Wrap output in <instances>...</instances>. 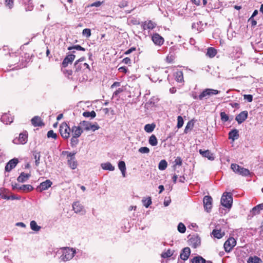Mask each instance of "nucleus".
<instances>
[{
	"mask_svg": "<svg viewBox=\"0 0 263 263\" xmlns=\"http://www.w3.org/2000/svg\"><path fill=\"white\" fill-rule=\"evenodd\" d=\"M76 154V153H71L68 151H63L62 152V155H67V164L72 170L76 169L78 166V161L75 157Z\"/></svg>",
	"mask_w": 263,
	"mask_h": 263,
	"instance_id": "obj_1",
	"label": "nucleus"
},
{
	"mask_svg": "<svg viewBox=\"0 0 263 263\" xmlns=\"http://www.w3.org/2000/svg\"><path fill=\"white\" fill-rule=\"evenodd\" d=\"M233 198L230 192H225L221 198V204L224 207L230 209L232 205Z\"/></svg>",
	"mask_w": 263,
	"mask_h": 263,
	"instance_id": "obj_2",
	"label": "nucleus"
},
{
	"mask_svg": "<svg viewBox=\"0 0 263 263\" xmlns=\"http://www.w3.org/2000/svg\"><path fill=\"white\" fill-rule=\"evenodd\" d=\"M231 168L234 172L240 175L247 176L250 174L249 170L241 167L236 163H232L231 165Z\"/></svg>",
	"mask_w": 263,
	"mask_h": 263,
	"instance_id": "obj_3",
	"label": "nucleus"
},
{
	"mask_svg": "<svg viewBox=\"0 0 263 263\" xmlns=\"http://www.w3.org/2000/svg\"><path fill=\"white\" fill-rule=\"evenodd\" d=\"M59 132L63 138L68 139L70 137L71 128L66 122H63L60 126Z\"/></svg>",
	"mask_w": 263,
	"mask_h": 263,
	"instance_id": "obj_4",
	"label": "nucleus"
},
{
	"mask_svg": "<svg viewBox=\"0 0 263 263\" xmlns=\"http://www.w3.org/2000/svg\"><path fill=\"white\" fill-rule=\"evenodd\" d=\"M75 251L73 249L69 248H64L62 250V254L61 256V258L62 260L66 261L69 260L74 256Z\"/></svg>",
	"mask_w": 263,
	"mask_h": 263,
	"instance_id": "obj_5",
	"label": "nucleus"
},
{
	"mask_svg": "<svg viewBox=\"0 0 263 263\" xmlns=\"http://www.w3.org/2000/svg\"><path fill=\"white\" fill-rule=\"evenodd\" d=\"M28 140V133L24 131L20 133L18 138H16L13 140V142L16 144H24L27 143Z\"/></svg>",
	"mask_w": 263,
	"mask_h": 263,
	"instance_id": "obj_6",
	"label": "nucleus"
},
{
	"mask_svg": "<svg viewBox=\"0 0 263 263\" xmlns=\"http://www.w3.org/2000/svg\"><path fill=\"white\" fill-rule=\"evenodd\" d=\"M219 91L216 89L207 88L203 90V91L198 96V99L200 100H202L204 98L209 97L212 95H215L219 93Z\"/></svg>",
	"mask_w": 263,
	"mask_h": 263,
	"instance_id": "obj_7",
	"label": "nucleus"
},
{
	"mask_svg": "<svg viewBox=\"0 0 263 263\" xmlns=\"http://www.w3.org/2000/svg\"><path fill=\"white\" fill-rule=\"evenodd\" d=\"M236 241L233 237L229 238L224 243L223 247L226 252H230L236 246Z\"/></svg>",
	"mask_w": 263,
	"mask_h": 263,
	"instance_id": "obj_8",
	"label": "nucleus"
},
{
	"mask_svg": "<svg viewBox=\"0 0 263 263\" xmlns=\"http://www.w3.org/2000/svg\"><path fill=\"white\" fill-rule=\"evenodd\" d=\"M189 245L193 248H196L201 244L200 238L197 235L192 236L189 240Z\"/></svg>",
	"mask_w": 263,
	"mask_h": 263,
	"instance_id": "obj_9",
	"label": "nucleus"
},
{
	"mask_svg": "<svg viewBox=\"0 0 263 263\" xmlns=\"http://www.w3.org/2000/svg\"><path fill=\"white\" fill-rule=\"evenodd\" d=\"M157 26V24L152 20L145 21L142 23L141 27L143 30H153Z\"/></svg>",
	"mask_w": 263,
	"mask_h": 263,
	"instance_id": "obj_10",
	"label": "nucleus"
},
{
	"mask_svg": "<svg viewBox=\"0 0 263 263\" xmlns=\"http://www.w3.org/2000/svg\"><path fill=\"white\" fill-rule=\"evenodd\" d=\"M52 184V182L50 180L48 179L41 183L40 184L37 186L36 190L37 192H42L44 190H47Z\"/></svg>",
	"mask_w": 263,
	"mask_h": 263,
	"instance_id": "obj_11",
	"label": "nucleus"
},
{
	"mask_svg": "<svg viewBox=\"0 0 263 263\" xmlns=\"http://www.w3.org/2000/svg\"><path fill=\"white\" fill-rule=\"evenodd\" d=\"M212 198L210 196H205L203 198V204L205 210L209 212L212 208Z\"/></svg>",
	"mask_w": 263,
	"mask_h": 263,
	"instance_id": "obj_12",
	"label": "nucleus"
},
{
	"mask_svg": "<svg viewBox=\"0 0 263 263\" xmlns=\"http://www.w3.org/2000/svg\"><path fill=\"white\" fill-rule=\"evenodd\" d=\"M152 39L154 43L158 46H161L164 41V39L157 33L153 35Z\"/></svg>",
	"mask_w": 263,
	"mask_h": 263,
	"instance_id": "obj_13",
	"label": "nucleus"
},
{
	"mask_svg": "<svg viewBox=\"0 0 263 263\" xmlns=\"http://www.w3.org/2000/svg\"><path fill=\"white\" fill-rule=\"evenodd\" d=\"M248 116V111L246 110L242 111L236 116L235 120L238 124H241L247 119Z\"/></svg>",
	"mask_w": 263,
	"mask_h": 263,
	"instance_id": "obj_14",
	"label": "nucleus"
},
{
	"mask_svg": "<svg viewBox=\"0 0 263 263\" xmlns=\"http://www.w3.org/2000/svg\"><path fill=\"white\" fill-rule=\"evenodd\" d=\"M75 59V55L68 54L63 60L62 65L63 67H66L69 64H71Z\"/></svg>",
	"mask_w": 263,
	"mask_h": 263,
	"instance_id": "obj_15",
	"label": "nucleus"
},
{
	"mask_svg": "<svg viewBox=\"0 0 263 263\" xmlns=\"http://www.w3.org/2000/svg\"><path fill=\"white\" fill-rule=\"evenodd\" d=\"M18 162L17 158H14L10 160L5 166V171L7 172L11 171L13 168L15 167Z\"/></svg>",
	"mask_w": 263,
	"mask_h": 263,
	"instance_id": "obj_16",
	"label": "nucleus"
},
{
	"mask_svg": "<svg viewBox=\"0 0 263 263\" xmlns=\"http://www.w3.org/2000/svg\"><path fill=\"white\" fill-rule=\"evenodd\" d=\"M13 117L9 113L4 114L1 117V121L5 124H10L13 122Z\"/></svg>",
	"mask_w": 263,
	"mask_h": 263,
	"instance_id": "obj_17",
	"label": "nucleus"
},
{
	"mask_svg": "<svg viewBox=\"0 0 263 263\" xmlns=\"http://www.w3.org/2000/svg\"><path fill=\"white\" fill-rule=\"evenodd\" d=\"M71 132L72 136L79 137L83 133V129L80 126H73Z\"/></svg>",
	"mask_w": 263,
	"mask_h": 263,
	"instance_id": "obj_18",
	"label": "nucleus"
},
{
	"mask_svg": "<svg viewBox=\"0 0 263 263\" xmlns=\"http://www.w3.org/2000/svg\"><path fill=\"white\" fill-rule=\"evenodd\" d=\"M191 250L189 247H185L183 248L180 253V258L183 260H186L190 255Z\"/></svg>",
	"mask_w": 263,
	"mask_h": 263,
	"instance_id": "obj_19",
	"label": "nucleus"
},
{
	"mask_svg": "<svg viewBox=\"0 0 263 263\" xmlns=\"http://www.w3.org/2000/svg\"><path fill=\"white\" fill-rule=\"evenodd\" d=\"M31 124L34 126H42L44 125L41 118L39 116L34 117L31 120Z\"/></svg>",
	"mask_w": 263,
	"mask_h": 263,
	"instance_id": "obj_20",
	"label": "nucleus"
},
{
	"mask_svg": "<svg viewBox=\"0 0 263 263\" xmlns=\"http://www.w3.org/2000/svg\"><path fill=\"white\" fill-rule=\"evenodd\" d=\"M85 59V58L84 57H82L75 62L74 64L76 68L75 73L81 71L82 69H84L83 64L80 63V62L84 61Z\"/></svg>",
	"mask_w": 263,
	"mask_h": 263,
	"instance_id": "obj_21",
	"label": "nucleus"
},
{
	"mask_svg": "<svg viewBox=\"0 0 263 263\" xmlns=\"http://www.w3.org/2000/svg\"><path fill=\"white\" fill-rule=\"evenodd\" d=\"M199 152L203 157L207 158L209 160H213L214 159L213 154L208 149L203 151L200 149H199Z\"/></svg>",
	"mask_w": 263,
	"mask_h": 263,
	"instance_id": "obj_22",
	"label": "nucleus"
},
{
	"mask_svg": "<svg viewBox=\"0 0 263 263\" xmlns=\"http://www.w3.org/2000/svg\"><path fill=\"white\" fill-rule=\"evenodd\" d=\"M212 235L216 238L220 239L224 236L225 233L222 231L221 229H214L212 232Z\"/></svg>",
	"mask_w": 263,
	"mask_h": 263,
	"instance_id": "obj_23",
	"label": "nucleus"
},
{
	"mask_svg": "<svg viewBox=\"0 0 263 263\" xmlns=\"http://www.w3.org/2000/svg\"><path fill=\"white\" fill-rule=\"evenodd\" d=\"M263 210V203L254 206L251 211V213L253 216L259 214L260 210Z\"/></svg>",
	"mask_w": 263,
	"mask_h": 263,
	"instance_id": "obj_24",
	"label": "nucleus"
},
{
	"mask_svg": "<svg viewBox=\"0 0 263 263\" xmlns=\"http://www.w3.org/2000/svg\"><path fill=\"white\" fill-rule=\"evenodd\" d=\"M72 208L73 211L76 213H80L83 210V205L79 202H74L72 204Z\"/></svg>",
	"mask_w": 263,
	"mask_h": 263,
	"instance_id": "obj_25",
	"label": "nucleus"
},
{
	"mask_svg": "<svg viewBox=\"0 0 263 263\" xmlns=\"http://www.w3.org/2000/svg\"><path fill=\"white\" fill-rule=\"evenodd\" d=\"M239 138L238 130L236 129H234L230 131L229 133V138L234 141L235 139H237Z\"/></svg>",
	"mask_w": 263,
	"mask_h": 263,
	"instance_id": "obj_26",
	"label": "nucleus"
},
{
	"mask_svg": "<svg viewBox=\"0 0 263 263\" xmlns=\"http://www.w3.org/2000/svg\"><path fill=\"white\" fill-rule=\"evenodd\" d=\"M217 52L216 49L213 47H209L207 49L206 55L210 58H214L217 54Z\"/></svg>",
	"mask_w": 263,
	"mask_h": 263,
	"instance_id": "obj_27",
	"label": "nucleus"
},
{
	"mask_svg": "<svg viewBox=\"0 0 263 263\" xmlns=\"http://www.w3.org/2000/svg\"><path fill=\"white\" fill-rule=\"evenodd\" d=\"M30 176V174H26L24 172H22L18 177L17 180L20 182H24L26 180H27L29 178Z\"/></svg>",
	"mask_w": 263,
	"mask_h": 263,
	"instance_id": "obj_28",
	"label": "nucleus"
},
{
	"mask_svg": "<svg viewBox=\"0 0 263 263\" xmlns=\"http://www.w3.org/2000/svg\"><path fill=\"white\" fill-rule=\"evenodd\" d=\"M33 187L30 184H24L19 186V191L27 192L33 190Z\"/></svg>",
	"mask_w": 263,
	"mask_h": 263,
	"instance_id": "obj_29",
	"label": "nucleus"
},
{
	"mask_svg": "<svg viewBox=\"0 0 263 263\" xmlns=\"http://www.w3.org/2000/svg\"><path fill=\"white\" fill-rule=\"evenodd\" d=\"M149 144L153 146H156L158 144L157 139L155 135H152L148 139Z\"/></svg>",
	"mask_w": 263,
	"mask_h": 263,
	"instance_id": "obj_30",
	"label": "nucleus"
},
{
	"mask_svg": "<svg viewBox=\"0 0 263 263\" xmlns=\"http://www.w3.org/2000/svg\"><path fill=\"white\" fill-rule=\"evenodd\" d=\"M118 167L120 170L121 171L122 175L123 177L125 176V172H126V165L125 163L123 161H119L118 163Z\"/></svg>",
	"mask_w": 263,
	"mask_h": 263,
	"instance_id": "obj_31",
	"label": "nucleus"
},
{
	"mask_svg": "<svg viewBox=\"0 0 263 263\" xmlns=\"http://www.w3.org/2000/svg\"><path fill=\"white\" fill-rule=\"evenodd\" d=\"M248 263H262L261 259L257 256L250 257Z\"/></svg>",
	"mask_w": 263,
	"mask_h": 263,
	"instance_id": "obj_32",
	"label": "nucleus"
},
{
	"mask_svg": "<svg viewBox=\"0 0 263 263\" xmlns=\"http://www.w3.org/2000/svg\"><path fill=\"white\" fill-rule=\"evenodd\" d=\"M90 124L89 122L86 121H83L80 123L81 127L87 131L90 130Z\"/></svg>",
	"mask_w": 263,
	"mask_h": 263,
	"instance_id": "obj_33",
	"label": "nucleus"
},
{
	"mask_svg": "<svg viewBox=\"0 0 263 263\" xmlns=\"http://www.w3.org/2000/svg\"><path fill=\"white\" fill-rule=\"evenodd\" d=\"M192 263H205V259L200 256L194 257L192 259Z\"/></svg>",
	"mask_w": 263,
	"mask_h": 263,
	"instance_id": "obj_34",
	"label": "nucleus"
},
{
	"mask_svg": "<svg viewBox=\"0 0 263 263\" xmlns=\"http://www.w3.org/2000/svg\"><path fill=\"white\" fill-rule=\"evenodd\" d=\"M156 127V125L154 123L153 124H146L144 126V130L147 133H151L152 132Z\"/></svg>",
	"mask_w": 263,
	"mask_h": 263,
	"instance_id": "obj_35",
	"label": "nucleus"
},
{
	"mask_svg": "<svg viewBox=\"0 0 263 263\" xmlns=\"http://www.w3.org/2000/svg\"><path fill=\"white\" fill-rule=\"evenodd\" d=\"M101 166L103 170H105L114 171L115 170V167L109 162L102 164Z\"/></svg>",
	"mask_w": 263,
	"mask_h": 263,
	"instance_id": "obj_36",
	"label": "nucleus"
},
{
	"mask_svg": "<svg viewBox=\"0 0 263 263\" xmlns=\"http://www.w3.org/2000/svg\"><path fill=\"white\" fill-rule=\"evenodd\" d=\"M33 156L34 157V159H35V163L36 166H38L40 164V152H33Z\"/></svg>",
	"mask_w": 263,
	"mask_h": 263,
	"instance_id": "obj_37",
	"label": "nucleus"
},
{
	"mask_svg": "<svg viewBox=\"0 0 263 263\" xmlns=\"http://www.w3.org/2000/svg\"><path fill=\"white\" fill-rule=\"evenodd\" d=\"M167 166V163L165 160H162L159 163L158 168L160 170L163 171L166 169Z\"/></svg>",
	"mask_w": 263,
	"mask_h": 263,
	"instance_id": "obj_38",
	"label": "nucleus"
},
{
	"mask_svg": "<svg viewBox=\"0 0 263 263\" xmlns=\"http://www.w3.org/2000/svg\"><path fill=\"white\" fill-rule=\"evenodd\" d=\"M30 228L34 231H39L41 228L40 226H37L36 222L34 220L30 222Z\"/></svg>",
	"mask_w": 263,
	"mask_h": 263,
	"instance_id": "obj_39",
	"label": "nucleus"
},
{
	"mask_svg": "<svg viewBox=\"0 0 263 263\" xmlns=\"http://www.w3.org/2000/svg\"><path fill=\"white\" fill-rule=\"evenodd\" d=\"M194 126V123L192 121H189L187 122L184 130V133L187 134L189 132L191 131Z\"/></svg>",
	"mask_w": 263,
	"mask_h": 263,
	"instance_id": "obj_40",
	"label": "nucleus"
},
{
	"mask_svg": "<svg viewBox=\"0 0 263 263\" xmlns=\"http://www.w3.org/2000/svg\"><path fill=\"white\" fill-rule=\"evenodd\" d=\"M83 116L86 118L91 117V118H94L96 116V113L93 110L90 112L84 111L83 113Z\"/></svg>",
	"mask_w": 263,
	"mask_h": 263,
	"instance_id": "obj_41",
	"label": "nucleus"
},
{
	"mask_svg": "<svg viewBox=\"0 0 263 263\" xmlns=\"http://www.w3.org/2000/svg\"><path fill=\"white\" fill-rule=\"evenodd\" d=\"M175 77L176 80L178 82H181L182 81H183V76L182 71L176 72Z\"/></svg>",
	"mask_w": 263,
	"mask_h": 263,
	"instance_id": "obj_42",
	"label": "nucleus"
},
{
	"mask_svg": "<svg viewBox=\"0 0 263 263\" xmlns=\"http://www.w3.org/2000/svg\"><path fill=\"white\" fill-rule=\"evenodd\" d=\"M175 59V55L174 53H170L166 58V61L168 63H173L174 62Z\"/></svg>",
	"mask_w": 263,
	"mask_h": 263,
	"instance_id": "obj_43",
	"label": "nucleus"
},
{
	"mask_svg": "<svg viewBox=\"0 0 263 263\" xmlns=\"http://www.w3.org/2000/svg\"><path fill=\"white\" fill-rule=\"evenodd\" d=\"M72 49H76L77 50H80V51H85V49L79 45H74L72 46H70L68 48V50H71Z\"/></svg>",
	"mask_w": 263,
	"mask_h": 263,
	"instance_id": "obj_44",
	"label": "nucleus"
},
{
	"mask_svg": "<svg viewBox=\"0 0 263 263\" xmlns=\"http://www.w3.org/2000/svg\"><path fill=\"white\" fill-rule=\"evenodd\" d=\"M173 255V253L170 249L167 250L166 252L161 254V257L164 258L170 257Z\"/></svg>",
	"mask_w": 263,
	"mask_h": 263,
	"instance_id": "obj_45",
	"label": "nucleus"
},
{
	"mask_svg": "<svg viewBox=\"0 0 263 263\" xmlns=\"http://www.w3.org/2000/svg\"><path fill=\"white\" fill-rule=\"evenodd\" d=\"M177 228L178 231L181 233H184L186 231V227L182 222L178 224Z\"/></svg>",
	"mask_w": 263,
	"mask_h": 263,
	"instance_id": "obj_46",
	"label": "nucleus"
},
{
	"mask_svg": "<svg viewBox=\"0 0 263 263\" xmlns=\"http://www.w3.org/2000/svg\"><path fill=\"white\" fill-rule=\"evenodd\" d=\"M77 137L72 136L70 140V144L71 146L75 147L79 143V140Z\"/></svg>",
	"mask_w": 263,
	"mask_h": 263,
	"instance_id": "obj_47",
	"label": "nucleus"
},
{
	"mask_svg": "<svg viewBox=\"0 0 263 263\" xmlns=\"http://www.w3.org/2000/svg\"><path fill=\"white\" fill-rule=\"evenodd\" d=\"M183 123H184V121H183V118L181 116H179L177 117V128H181L183 126Z\"/></svg>",
	"mask_w": 263,
	"mask_h": 263,
	"instance_id": "obj_48",
	"label": "nucleus"
},
{
	"mask_svg": "<svg viewBox=\"0 0 263 263\" xmlns=\"http://www.w3.org/2000/svg\"><path fill=\"white\" fill-rule=\"evenodd\" d=\"M143 205L146 207L148 208L152 204V200L151 197L144 199L142 200Z\"/></svg>",
	"mask_w": 263,
	"mask_h": 263,
	"instance_id": "obj_49",
	"label": "nucleus"
},
{
	"mask_svg": "<svg viewBox=\"0 0 263 263\" xmlns=\"http://www.w3.org/2000/svg\"><path fill=\"white\" fill-rule=\"evenodd\" d=\"M47 136L48 138H52L54 139H56L57 138V135L56 133H54L53 130H50L48 131Z\"/></svg>",
	"mask_w": 263,
	"mask_h": 263,
	"instance_id": "obj_50",
	"label": "nucleus"
},
{
	"mask_svg": "<svg viewBox=\"0 0 263 263\" xmlns=\"http://www.w3.org/2000/svg\"><path fill=\"white\" fill-rule=\"evenodd\" d=\"M220 115L222 121L226 122L229 120V116L225 112H221Z\"/></svg>",
	"mask_w": 263,
	"mask_h": 263,
	"instance_id": "obj_51",
	"label": "nucleus"
},
{
	"mask_svg": "<svg viewBox=\"0 0 263 263\" xmlns=\"http://www.w3.org/2000/svg\"><path fill=\"white\" fill-rule=\"evenodd\" d=\"M83 35H85L87 37H89L91 35V30L90 29L85 28L82 31Z\"/></svg>",
	"mask_w": 263,
	"mask_h": 263,
	"instance_id": "obj_52",
	"label": "nucleus"
},
{
	"mask_svg": "<svg viewBox=\"0 0 263 263\" xmlns=\"http://www.w3.org/2000/svg\"><path fill=\"white\" fill-rule=\"evenodd\" d=\"M201 22H197V23H194L192 24V27L193 29H194L195 30H197V31H201V30H200V28H199V26L200 25Z\"/></svg>",
	"mask_w": 263,
	"mask_h": 263,
	"instance_id": "obj_53",
	"label": "nucleus"
},
{
	"mask_svg": "<svg viewBox=\"0 0 263 263\" xmlns=\"http://www.w3.org/2000/svg\"><path fill=\"white\" fill-rule=\"evenodd\" d=\"M14 2L13 0H5V5L11 9L13 7Z\"/></svg>",
	"mask_w": 263,
	"mask_h": 263,
	"instance_id": "obj_54",
	"label": "nucleus"
},
{
	"mask_svg": "<svg viewBox=\"0 0 263 263\" xmlns=\"http://www.w3.org/2000/svg\"><path fill=\"white\" fill-rule=\"evenodd\" d=\"M139 152L141 153L147 154L149 152V149L147 147H141L139 149Z\"/></svg>",
	"mask_w": 263,
	"mask_h": 263,
	"instance_id": "obj_55",
	"label": "nucleus"
},
{
	"mask_svg": "<svg viewBox=\"0 0 263 263\" xmlns=\"http://www.w3.org/2000/svg\"><path fill=\"white\" fill-rule=\"evenodd\" d=\"M104 3V2H100V1H97L95 2L90 5V7H99L102 4Z\"/></svg>",
	"mask_w": 263,
	"mask_h": 263,
	"instance_id": "obj_56",
	"label": "nucleus"
},
{
	"mask_svg": "<svg viewBox=\"0 0 263 263\" xmlns=\"http://www.w3.org/2000/svg\"><path fill=\"white\" fill-rule=\"evenodd\" d=\"M100 128L99 126L97 123H95L93 124H90V130H92V131H95L98 129Z\"/></svg>",
	"mask_w": 263,
	"mask_h": 263,
	"instance_id": "obj_57",
	"label": "nucleus"
},
{
	"mask_svg": "<svg viewBox=\"0 0 263 263\" xmlns=\"http://www.w3.org/2000/svg\"><path fill=\"white\" fill-rule=\"evenodd\" d=\"M244 99L247 100L249 102H251L253 101V96L251 95H243Z\"/></svg>",
	"mask_w": 263,
	"mask_h": 263,
	"instance_id": "obj_58",
	"label": "nucleus"
},
{
	"mask_svg": "<svg viewBox=\"0 0 263 263\" xmlns=\"http://www.w3.org/2000/svg\"><path fill=\"white\" fill-rule=\"evenodd\" d=\"M248 22H250V24L252 27L255 26L257 24L256 21L252 17H250L249 18Z\"/></svg>",
	"mask_w": 263,
	"mask_h": 263,
	"instance_id": "obj_59",
	"label": "nucleus"
},
{
	"mask_svg": "<svg viewBox=\"0 0 263 263\" xmlns=\"http://www.w3.org/2000/svg\"><path fill=\"white\" fill-rule=\"evenodd\" d=\"M175 163L176 165H181L182 163L181 158L179 157H177L175 160Z\"/></svg>",
	"mask_w": 263,
	"mask_h": 263,
	"instance_id": "obj_60",
	"label": "nucleus"
},
{
	"mask_svg": "<svg viewBox=\"0 0 263 263\" xmlns=\"http://www.w3.org/2000/svg\"><path fill=\"white\" fill-rule=\"evenodd\" d=\"M123 91L124 89L122 88H119L113 93V96L115 97L118 96L119 94L122 92Z\"/></svg>",
	"mask_w": 263,
	"mask_h": 263,
	"instance_id": "obj_61",
	"label": "nucleus"
},
{
	"mask_svg": "<svg viewBox=\"0 0 263 263\" xmlns=\"http://www.w3.org/2000/svg\"><path fill=\"white\" fill-rule=\"evenodd\" d=\"M136 50V48L135 47H131L130 49H128L125 52V54H129L130 53H132L133 51H135Z\"/></svg>",
	"mask_w": 263,
	"mask_h": 263,
	"instance_id": "obj_62",
	"label": "nucleus"
},
{
	"mask_svg": "<svg viewBox=\"0 0 263 263\" xmlns=\"http://www.w3.org/2000/svg\"><path fill=\"white\" fill-rule=\"evenodd\" d=\"M122 62L125 64H130L131 63V60L130 58L126 57L123 59Z\"/></svg>",
	"mask_w": 263,
	"mask_h": 263,
	"instance_id": "obj_63",
	"label": "nucleus"
},
{
	"mask_svg": "<svg viewBox=\"0 0 263 263\" xmlns=\"http://www.w3.org/2000/svg\"><path fill=\"white\" fill-rule=\"evenodd\" d=\"M120 82H115L110 86L111 89H113L116 87H119L120 86Z\"/></svg>",
	"mask_w": 263,
	"mask_h": 263,
	"instance_id": "obj_64",
	"label": "nucleus"
}]
</instances>
